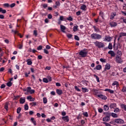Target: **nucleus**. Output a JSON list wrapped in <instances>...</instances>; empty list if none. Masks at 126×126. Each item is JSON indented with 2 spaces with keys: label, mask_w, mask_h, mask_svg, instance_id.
<instances>
[{
  "label": "nucleus",
  "mask_w": 126,
  "mask_h": 126,
  "mask_svg": "<svg viewBox=\"0 0 126 126\" xmlns=\"http://www.w3.org/2000/svg\"><path fill=\"white\" fill-rule=\"evenodd\" d=\"M87 82H88V81H87L86 80L82 81V83L83 84H84V85H87Z\"/></svg>",
  "instance_id": "nucleus-50"
},
{
  "label": "nucleus",
  "mask_w": 126,
  "mask_h": 126,
  "mask_svg": "<svg viewBox=\"0 0 126 126\" xmlns=\"http://www.w3.org/2000/svg\"><path fill=\"white\" fill-rule=\"evenodd\" d=\"M42 6H43V8H47V7H48V4H42Z\"/></svg>",
  "instance_id": "nucleus-51"
},
{
  "label": "nucleus",
  "mask_w": 126,
  "mask_h": 126,
  "mask_svg": "<svg viewBox=\"0 0 126 126\" xmlns=\"http://www.w3.org/2000/svg\"><path fill=\"white\" fill-rule=\"evenodd\" d=\"M74 88L76 91H78V92H80L81 91V90L79 89V88H78V87L76 86L74 87Z\"/></svg>",
  "instance_id": "nucleus-41"
},
{
  "label": "nucleus",
  "mask_w": 126,
  "mask_h": 126,
  "mask_svg": "<svg viewBox=\"0 0 126 126\" xmlns=\"http://www.w3.org/2000/svg\"><path fill=\"white\" fill-rule=\"evenodd\" d=\"M117 107V104L115 103H111L110 105V109H115Z\"/></svg>",
  "instance_id": "nucleus-16"
},
{
  "label": "nucleus",
  "mask_w": 126,
  "mask_h": 126,
  "mask_svg": "<svg viewBox=\"0 0 126 126\" xmlns=\"http://www.w3.org/2000/svg\"><path fill=\"white\" fill-rule=\"evenodd\" d=\"M99 15L101 16V17L103 19L104 18V13L100 12L99 13Z\"/></svg>",
  "instance_id": "nucleus-56"
},
{
  "label": "nucleus",
  "mask_w": 126,
  "mask_h": 126,
  "mask_svg": "<svg viewBox=\"0 0 126 126\" xmlns=\"http://www.w3.org/2000/svg\"><path fill=\"white\" fill-rule=\"evenodd\" d=\"M30 105H31L32 106V107H33L34 106H36L37 105V102H31V103H30Z\"/></svg>",
  "instance_id": "nucleus-35"
},
{
  "label": "nucleus",
  "mask_w": 126,
  "mask_h": 126,
  "mask_svg": "<svg viewBox=\"0 0 126 126\" xmlns=\"http://www.w3.org/2000/svg\"><path fill=\"white\" fill-rule=\"evenodd\" d=\"M51 68H52L51 66H46L45 69H46L47 70H50Z\"/></svg>",
  "instance_id": "nucleus-64"
},
{
  "label": "nucleus",
  "mask_w": 126,
  "mask_h": 126,
  "mask_svg": "<svg viewBox=\"0 0 126 126\" xmlns=\"http://www.w3.org/2000/svg\"><path fill=\"white\" fill-rule=\"evenodd\" d=\"M111 116H112L113 118H118V114L114 113H111Z\"/></svg>",
  "instance_id": "nucleus-28"
},
{
  "label": "nucleus",
  "mask_w": 126,
  "mask_h": 126,
  "mask_svg": "<svg viewBox=\"0 0 126 126\" xmlns=\"http://www.w3.org/2000/svg\"><path fill=\"white\" fill-rule=\"evenodd\" d=\"M109 109H110V107H109V106L108 105H104L103 106V110L104 111H109Z\"/></svg>",
  "instance_id": "nucleus-19"
},
{
  "label": "nucleus",
  "mask_w": 126,
  "mask_h": 126,
  "mask_svg": "<svg viewBox=\"0 0 126 126\" xmlns=\"http://www.w3.org/2000/svg\"><path fill=\"white\" fill-rule=\"evenodd\" d=\"M23 45L19 44L18 49H19L20 50H22V49H23Z\"/></svg>",
  "instance_id": "nucleus-58"
},
{
  "label": "nucleus",
  "mask_w": 126,
  "mask_h": 126,
  "mask_svg": "<svg viewBox=\"0 0 126 126\" xmlns=\"http://www.w3.org/2000/svg\"><path fill=\"white\" fill-rule=\"evenodd\" d=\"M82 91L83 93H86V92H89V90L87 88H82Z\"/></svg>",
  "instance_id": "nucleus-14"
},
{
  "label": "nucleus",
  "mask_w": 126,
  "mask_h": 126,
  "mask_svg": "<svg viewBox=\"0 0 126 126\" xmlns=\"http://www.w3.org/2000/svg\"><path fill=\"white\" fill-rule=\"evenodd\" d=\"M94 44L95 46L98 48V49L105 47V44H104V43L102 42L96 41L95 42H94Z\"/></svg>",
  "instance_id": "nucleus-2"
},
{
  "label": "nucleus",
  "mask_w": 126,
  "mask_h": 126,
  "mask_svg": "<svg viewBox=\"0 0 126 126\" xmlns=\"http://www.w3.org/2000/svg\"><path fill=\"white\" fill-rule=\"evenodd\" d=\"M83 116H84L85 117H86V118H87L88 117V113L87 112H84L83 113Z\"/></svg>",
  "instance_id": "nucleus-54"
},
{
  "label": "nucleus",
  "mask_w": 126,
  "mask_h": 126,
  "mask_svg": "<svg viewBox=\"0 0 126 126\" xmlns=\"http://www.w3.org/2000/svg\"><path fill=\"white\" fill-rule=\"evenodd\" d=\"M94 77H95L97 82H100V78H99V77H98V76L94 75Z\"/></svg>",
  "instance_id": "nucleus-36"
},
{
  "label": "nucleus",
  "mask_w": 126,
  "mask_h": 126,
  "mask_svg": "<svg viewBox=\"0 0 126 126\" xmlns=\"http://www.w3.org/2000/svg\"><path fill=\"white\" fill-rule=\"evenodd\" d=\"M97 96L99 99H101V100H107V96L106 95L98 94Z\"/></svg>",
  "instance_id": "nucleus-6"
},
{
  "label": "nucleus",
  "mask_w": 126,
  "mask_h": 126,
  "mask_svg": "<svg viewBox=\"0 0 126 126\" xmlns=\"http://www.w3.org/2000/svg\"><path fill=\"white\" fill-rule=\"evenodd\" d=\"M55 4L57 5V6H60L61 5V2L60 1H56Z\"/></svg>",
  "instance_id": "nucleus-60"
},
{
  "label": "nucleus",
  "mask_w": 126,
  "mask_h": 126,
  "mask_svg": "<svg viewBox=\"0 0 126 126\" xmlns=\"http://www.w3.org/2000/svg\"><path fill=\"white\" fill-rule=\"evenodd\" d=\"M44 54H46V55H49V51H48V49H44L43 50Z\"/></svg>",
  "instance_id": "nucleus-44"
},
{
  "label": "nucleus",
  "mask_w": 126,
  "mask_h": 126,
  "mask_svg": "<svg viewBox=\"0 0 126 126\" xmlns=\"http://www.w3.org/2000/svg\"><path fill=\"white\" fill-rule=\"evenodd\" d=\"M60 28L62 32H63V33H65V31H64L65 30V29H66V28H65V26L63 25H60Z\"/></svg>",
  "instance_id": "nucleus-12"
},
{
  "label": "nucleus",
  "mask_w": 126,
  "mask_h": 126,
  "mask_svg": "<svg viewBox=\"0 0 126 126\" xmlns=\"http://www.w3.org/2000/svg\"><path fill=\"white\" fill-rule=\"evenodd\" d=\"M108 54L111 55V57H114L115 56V52L112 50L108 51Z\"/></svg>",
  "instance_id": "nucleus-23"
},
{
  "label": "nucleus",
  "mask_w": 126,
  "mask_h": 126,
  "mask_svg": "<svg viewBox=\"0 0 126 126\" xmlns=\"http://www.w3.org/2000/svg\"><path fill=\"white\" fill-rule=\"evenodd\" d=\"M20 104H24L25 103V98H23V97H21L20 99Z\"/></svg>",
  "instance_id": "nucleus-21"
},
{
  "label": "nucleus",
  "mask_w": 126,
  "mask_h": 126,
  "mask_svg": "<svg viewBox=\"0 0 126 126\" xmlns=\"http://www.w3.org/2000/svg\"><path fill=\"white\" fill-rule=\"evenodd\" d=\"M38 31L36 30H34L33 31V35L35 36V37H37V36H38Z\"/></svg>",
  "instance_id": "nucleus-37"
},
{
  "label": "nucleus",
  "mask_w": 126,
  "mask_h": 126,
  "mask_svg": "<svg viewBox=\"0 0 126 126\" xmlns=\"http://www.w3.org/2000/svg\"><path fill=\"white\" fill-rule=\"evenodd\" d=\"M117 54L118 55V56H120V57L123 55V54L122 53V51L118 50L117 51Z\"/></svg>",
  "instance_id": "nucleus-48"
},
{
  "label": "nucleus",
  "mask_w": 126,
  "mask_h": 126,
  "mask_svg": "<svg viewBox=\"0 0 126 126\" xmlns=\"http://www.w3.org/2000/svg\"><path fill=\"white\" fill-rule=\"evenodd\" d=\"M112 86H115V85H116L117 87H119V86H120L119 82H118L117 81H114V82L112 83Z\"/></svg>",
  "instance_id": "nucleus-15"
},
{
  "label": "nucleus",
  "mask_w": 126,
  "mask_h": 126,
  "mask_svg": "<svg viewBox=\"0 0 126 126\" xmlns=\"http://www.w3.org/2000/svg\"><path fill=\"white\" fill-rule=\"evenodd\" d=\"M56 93L58 94V95H62V94H63V91L62 90L57 89Z\"/></svg>",
  "instance_id": "nucleus-17"
},
{
  "label": "nucleus",
  "mask_w": 126,
  "mask_h": 126,
  "mask_svg": "<svg viewBox=\"0 0 126 126\" xmlns=\"http://www.w3.org/2000/svg\"><path fill=\"white\" fill-rule=\"evenodd\" d=\"M77 30H78V26L76 25L75 26H74V27L73 28V31L74 32H76V31H77Z\"/></svg>",
  "instance_id": "nucleus-22"
},
{
  "label": "nucleus",
  "mask_w": 126,
  "mask_h": 126,
  "mask_svg": "<svg viewBox=\"0 0 126 126\" xmlns=\"http://www.w3.org/2000/svg\"><path fill=\"white\" fill-rule=\"evenodd\" d=\"M45 48H46V50H50V49H51V46H50V45H47L46 46Z\"/></svg>",
  "instance_id": "nucleus-62"
},
{
  "label": "nucleus",
  "mask_w": 126,
  "mask_h": 126,
  "mask_svg": "<svg viewBox=\"0 0 126 126\" xmlns=\"http://www.w3.org/2000/svg\"><path fill=\"white\" fill-rule=\"evenodd\" d=\"M43 100L44 104H47V103L48 102V100H47V98L43 97Z\"/></svg>",
  "instance_id": "nucleus-42"
},
{
  "label": "nucleus",
  "mask_w": 126,
  "mask_h": 126,
  "mask_svg": "<svg viewBox=\"0 0 126 126\" xmlns=\"http://www.w3.org/2000/svg\"><path fill=\"white\" fill-rule=\"evenodd\" d=\"M91 38L93 40H101L102 39V36L101 34L93 33L91 35Z\"/></svg>",
  "instance_id": "nucleus-1"
},
{
  "label": "nucleus",
  "mask_w": 126,
  "mask_h": 126,
  "mask_svg": "<svg viewBox=\"0 0 126 126\" xmlns=\"http://www.w3.org/2000/svg\"><path fill=\"white\" fill-rule=\"evenodd\" d=\"M111 68V64L107 63L105 65V67L104 68V71L106 70H109Z\"/></svg>",
  "instance_id": "nucleus-13"
},
{
  "label": "nucleus",
  "mask_w": 126,
  "mask_h": 126,
  "mask_svg": "<svg viewBox=\"0 0 126 126\" xmlns=\"http://www.w3.org/2000/svg\"><path fill=\"white\" fill-rule=\"evenodd\" d=\"M116 62L117 63H123L122 58L119 56H117L116 58Z\"/></svg>",
  "instance_id": "nucleus-5"
},
{
  "label": "nucleus",
  "mask_w": 126,
  "mask_h": 126,
  "mask_svg": "<svg viewBox=\"0 0 126 126\" xmlns=\"http://www.w3.org/2000/svg\"><path fill=\"white\" fill-rule=\"evenodd\" d=\"M121 107L126 112V105L124 104H121Z\"/></svg>",
  "instance_id": "nucleus-26"
},
{
  "label": "nucleus",
  "mask_w": 126,
  "mask_h": 126,
  "mask_svg": "<svg viewBox=\"0 0 126 126\" xmlns=\"http://www.w3.org/2000/svg\"><path fill=\"white\" fill-rule=\"evenodd\" d=\"M86 8H87L86 5L83 4L81 6L80 9H82V10H86Z\"/></svg>",
  "instance_id": "nucleus-18"
},
{
  "label": "nucleus",
  "mask_w": 126,
  "mask_h": 126,
  "mask_svg": "<svg viewBox=\"0 0 126 126\" xmlns=\"http://www.w3.org/2000/svg\"><path fill=\"white\" fill-rule=\"evenodd\" d=\"M59 20H61V21H65V19H64V18H63V16H61L60 17Z\"/></svg>",
  "instance_id": "nucleus-40"
},
{
  "label": "nucleus",
  "mask_w": 126,
  "mask_h": 126,
  "mask_svg": "<svg viewBox=\"0 0 126 126\" xmlns=\"http://www.w3.org/2000/svg\"><path fill=\"white\" fill-rule=\"evenodd\" d=\"M115 122L116 123V124H125V121L122 119H115Z\"/></svg>",
  "instance_id": "nucleus-7"
},
{
  "label": "nucleus",
  "mask_w": 126,
  "mask_h": 126,
  "mask_svg": "<svg viewBox=\"0 0 126 126\" xmlns=\"http://www.w3.org/2000/svg\"><path fill=\"white\" fill-rule=\"evenodd\" d=\"M93 28L95 32H100V30H99V28H97V27L94 26Z\"/></svg>",
  "instance_id": "nucleus-24"
},
{
  "label": "nucleus",
  "mask_w": 126,
  "mask_h": 126,
  "mask_svg": "<svg viewBox=\"0 0 126 126\" xmlns=\"http://www.w3.org/2000/svg\"><path fill=\"white\" fill-rule=\"evenodd\" d=\"M29 109V106H28V104H26L25 105V111H27Z\"/></svg>",
  "instance_id": "nucleus-46"
},
{
  "label": "nucleus",
  "mask_w": 126,
  "mask_h": 126,
  "mask_svg": "<svg viewBox=\"0 0 126 126\" xmlns=\"http://www.w3.org/2000/svg\"><path fill=\"white\" fill-rule=\"evenodd\" d=\"M43 82H44V83H48L49 80L46 78H43Z\"/></svg>",
  "instance_id": "nucleus-34"
},
{
  "label": "nucleus",
  "mask_w": 126,
  "mask_h": 126,
  "mask_svg": "<svg viewBox=\"0 0 126 126\" xmlns=\"http://www.w3.org/2000/svg\"><path fill=\"white\" fill-rule=\"evenodd\" d=\"M0 12L1 13H6V10L5 9H3L2 8H0Z\"/></svg>",
  "instance_id": "nucleus-29"
},
{
  "label": "nucleus",
  "mask_w": 126,
  "mask_h": 126,
  "mask_svg": "<svg viewBox=\"0 0 126 126\" xmlns=\"http://www.w3.org/2000/svg\"><path fill=\"white\" fill-rule=\"evenodd\" d=\"M79 56H81V58H86L87 56V52L86 51V49H84L82 50H81L79 52Z\"/></svg>",
  "instance_id": "nucleus-3"
},
{
  "label": "nucleus",
  "mask_w": 126,
  "mask_h": 126,
  "mask_svg": "<svg viewBox=\"0 0 126 126\" xmlns=\"http://www.w3.org/2000/svg\"><path fill=\"white\" fill-rule=\"evenodd\" d=\"M94 69H96L97 70H100V69H102V66L100 64H98L96 66V67L94 68Z\"/></svg>",
  "instance_id": "nucleus-20"
},
{
  "label": "nucleus",
  "mask_w": 126,
  "mask_h": 126,
  "mask_svg": "<svg viewBox=\"0 0 126 126\" xmlns=\"http://www.w3.org/2000/svg\"><path fill=\"white\" fill-rule=\"evenodd\" d=\"M42 49L43 46L42 45H40L37 47V50H38V51H41V50H42Z\"/></svg>",
  "instance_id": "nucleus-47"
},
{
  "label": "nucleus",
  "mask_w": 126,
  "mask_h": 126,
  "mask_svg": "<svg viewBox=\"0 0 126 126\" xmlns=\"http://www.w3.org/2000/svg\"><path fill=\"white\" fill-rule=\"evenodd\" d=\"M6 85L8 86V87H11V86H12V83L9 81L6 83Z\"/></svg>",
  "instance_id": "nucleus-31"
},
{
  "label": "nucleus",
  "mask_w": 126,
  "mask_h": 126,
  "mask_svg": "<svg viewBox=\"0 0 126 126\" xmlns=\"http://www.w3.org/2000/svg\"><path fill=\"white\" fill-rule=\"evenodd\" d=\"M31 120L34 126H36L37 125V122H36V121H35V119L33 118H32Z\"/></svg>",
  "instance_id": "nucleus-27"
},
{
  "label": "nucleus",
  "mask_w": 126,
  "mask_h": 126,
  "mask_svg": "<svg viewBox=\"0 0 126 126\" xmlns=\"http://www.w3.org/2000/svg\"><path fill=\"white\" fill-rule=\"evenodd\" d=\"M20 112H21V107H18L17 109V113L20 114Z\"/></svg>",
  "instance_id": "nucleus-39"
},
{
  "label": "nucleus",
  "mask_w": 126,
  "mask_h": 126,
  "mask_svg": "<svg viewBox=\"0 0 126 126\" xmlns=\"http://www.w3.org/2000/svg\"><path fill=\"white\" fill-rule=\"evenodd\" d=\"M4 109L6 111H8V105L7 104H5L4 105Z\"/></svg>",
  "instance_id": "nucleus-49"
},
{
  "label": "nucleus",
  "mask_w": 126,
  "mask_h": 126,
  "mask_svg": "<svg viewBox=\"0 0 126 126\" xmlns=\"http://www.w3.org/2000/svg\"><path fill=\"white\" fill-rule=\"evenodd\" d=\"M26 62H27L28 65H31L32 63V61H31V59H27Z\"/></svg>",
  "instance_id": "nucleus-25"
},
{
  "label": "nucleus",
  "mask_w": 126,
  "mask_h": 126,
  "mask_svg": "<svg viewBox=\"0 0 126 126\" xmlns=\"http://www.w3.org/2000/svg\"><path fill=\"white\" fill-rule=\"evenodd\" d=\"M108 49H109V50L113 49V45H112V43H109V45L108 46Z\"/></svg>",
  "instance_id": "nucleus-32"
},
{
  "label": "nucleus",
  "mask_w": 126,
  "mask_h": 126,
  "mask_svg": "<svg viewBox=\"0 0 126 126\" xmlns=\"http://www.w3.org/2000/svg\"><path fill=\"white\" fill-rule=\"evenodd\" d=\"M72 34L70 33H68V34H67V38H68V39H71V38H72Z\"/></svg>",
  "instance_id": "nucleus-43"
},
{
  "label": "nucleus",
  "mask_w": 126,
  "mask_h": 126,
  "mask_svg": "<svg viewBox=\"0 0 126 126\" xmlns=\"http://www.w3.org/2000/svg\"><path fill=\"white\" fill-rule=\"evenodd\" d=\"M48 19H52V18H53V16H52V14H48Z\"/></svg>",
  "instance_id": "nucleus-59"
},
{
  "label": "nucleus",
  "mask_w": 126,
  "mask_h": 126,
  "mask_svg": "<svg viewBox=\"0 0 126 126\" xmlns=\"http://www.w3.org/2000/svg\"><path fill=\"white\" fill-rule=\"evenodd\" d=\"M94 21H95V23H98V22L100 21V20L99 21V17H98L96 19H94Z\"/></svg>",
  "instance_id": "nucleus-55"
},
{
  "label": "nucleus",
  "mask_w": 126,
  "mask_h": 126,
  "mask_svg": "<svg viewBox=\"0 0 126 126\" xmlns=\"http://www.w3.org/2000/svg\"><path fill=\"white\" fill-rule=\"evenodd\" d=\"M109 25L111 28L116 27L118 25V23L115 22H111L109 23Z\"/></svg>",
  "instance_id": "nucleus-11"
},
{
  "label": "nucleus",
  "mask_w": 126,
  "mask_h": 126,
  "mask_svg": "<svg viewBox=\"0 0 126 126\" xmlns=\"http://www.w3.org/2000/svg\"><path fill=\"white\" fill-rule=\"evenodd\" d=\"M112 39L113 38L109 35L105 36V38H104L105 41H107V42H111V41H112Z\"/></svg>",
  "instance_id": "nucleus-9"
},
{
  "label": "nucleus",
  "mask_w": 126,
  "mask_h": 126,
  "mask_svg": "<svg viewBox=\"0 0 126 126\" xmlns=\"http://www.w3.org/2000/svg\"><path fill=\"white\" fill-rule=\"evenodd\" d=\"M121 47H122V45H121V43H118L117 44V46L116 47V49L117 50V49H118V48H121Z\"/></svg>",
  "instance_id": "nucleus-57"
},
{
  "label": "nucleus",
  "mask_w": 126,
  "mask_h": 126,
  "mask_svg": "<svg viewBox=\"0 0 126 126\" xmlns=\"http://www.w3.org/2000/svg\"><path fill=\"white\" fill-rule=\"evenodd\" d=\"M31 91V87H28L27 88V92H28V93H29Z\"/></svg>",
  "instance_id": "nucleus-52"
},
{
  "label": "nucleus",
  "mask_w": 126,
  "mask_h": 126,
  "mask_svg": "<svg viewBox=\"0 0 126 126\" xmlns=\"http://www.w3.org/2000/svg\"><path fill=\"white\" fill-rule=\"evenodd\" d=\"M124 36H126V32H120V38H122V37Z\"/></svg>",
  "instance_id": "nucleus-33"
},
{
  "label": "nucleus",
  "mask_w": 126,
  "mask_h": 126,
  "mask_svg": "<svg viewBox=\"0 0 126 126\" xmlns=\"http://www.w3.org/2000/svg\"><path fill=\"white\" fill-rule=\"evenodd\" d=\"M105 114L107 116L103 118V122H109L110 121V117H111V113L108 112H105Z\"/></svg>",
  "instance_id": "nucleus-4"
},
{
  "label": "nucleus",
  "mask_w": 126,
  "mask_h": 126,
  "mask_svg": "<svg viewBox=\"0 0 126 126\" xmlns=\"http://www.w3.org/2000/svg\"><path fill=\"white\" fill-rule=\"evenodd\" d=\"M116 15H117L116 12H112L110 16V19L113 20V19H115V16H116Z\"/></svg>",
  "instance_id": "nucleus-8"
},
{
  "label": "nucleus",
  "mask_w": 126,
  "mask_h": 126,
  "mask_svg": "<svg viewBox=\"0 0 126 126\" xmlns=\"http://www.w3.org/2000/svg\"><path fill=\"white\" fill-rule=\"evenodd\" d=\"M114 113H120V109L116 108L114 110Z\"/></svg>",
  "instance_id": "nucleus-45"
},
{
  "label": "nucleus",
  "mask_w": 126,
  "mask_h": 126,
  "mask_svg": "<svg viewBox=\"0 0 126 126\" xmlns=\"http://www.w3.org/2000/svg\"><path fill=\"white\" fill-rule=\"evenodd\" d=\"M100 61L101 62V63H106V60L103 59V58H101L100 59Z\"/></svg>",
  "instance_id": "nucleus-61"
},
{
  "label": "nucleus",
  "mask_w": 126,
  "mask_h": 126,
  "mask_svg": "<svg viewBox=\"0 0 126 126\" xmlns=\"http://www.w3.org/2000/svg\"><path fill=\"white\" fill-rule=\"evenodd\" d=\"M37 59L38 60H42V59H43V56H42V55H38L37 56Z\"/></svg>",
  "instance_id": "nucleus-63"
},
{
  "label": "nucleus",
  "mask_w": 126,
  "mask_h": 126,
  "mask_svg": "<svg viewBox=\"0 0 126 126\" xmlns=\"http://www.w3.org/2000/svg\"><path fill=\"white\" fill-rule=\"evenodd\" d=\"M66 20L68 21H72V20H73V18H72L71 16H69V17L66 18Z\"/></svg>",
  "instance_id": "nucleus-38"
},
{
  "label": "nucleus",
  "mask_w": 126,
  "mask_h": 126,
  "mask_svg": "<svg viewBox=\"0 0 126 126\" xmlns=\"http://www.w3.org/2000/svg\"><path fill=\"white\" fill-rule=\"evenodd\" d=\"M121 91L122 92H123V93H126V87L123 86Z\"/></svg>",
  "instance_id": "nucleus-30"
},
{
  "label": "nucleus",
  "mask_w": 126,
  "mask_h": 126,
  "mask_svg": "<svg viewBox=\"0 0 126 126\" xmlns=\"http://www.w3.org/2000/svg\"><path fill=\"white\" fill-rule=\"evenodd\" d=\"M74 39L77 41H79V37H78L77 35H74Z\"/></svg>",
  "instance_id": "nucleus-53"
},
{
  "label": "nucleus",
  "mask_w": 126,
  "mask_h": 126,
  "mask_svg": "<svg viewBox=\"0 0 126 126\" xmlns=\"http://www.w3.org/2000/svg\"><path fill=\"white\" fill-rule=\"evenodd\" d=\"M62 120L64 121V122H66V123H68L69 122V118L68 117V116H66L65 117H62Z\"/></svg>",
  "instance_id": "nucleus-10"
}]
</instances>
